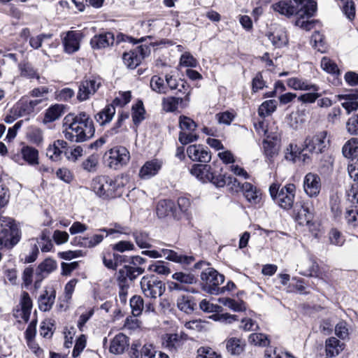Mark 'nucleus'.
Masks as SVG:
<instances>
[{
    "label": "nucleus",
    "instance_id": "obj_1",
    "mask_svg": "<svg viewBox=\"0 0 358 358\" xmlns=\"http://www.w3.org/2000/svg\"><path fill=\"white\" fill-rule=\"evenodd\" d=\"M63 131L66 140L75 143L87 141L94 136L95 129L90 116L85 112L69 113L64 118Z\"/></svg>",
    "mask_w": 358,
    "mask_h": 358
},
{
    "label": "nucleus",
    "instance_id": "obj_2",
    "mask_svg": "<svg viewBox=\"0 0 358 358\" xmlns=\"http://www.w3.org/2000/svg\"><path fill=\"white\" fill-rule=\"evenodd\" d=\"M0 250H10L18 243L21 238V232L15 220L0 215Z\"/></svg>",
    "mask_w": 358,
    "mask_h": 358
},
{
    "label": "nucleus",
    "instance_id": "obj_3",
    "mask_svg": "<svg viewBox=\"0 0 358 358\" xmlns=\"http://www.w3.org/2000/svg\"><path fill=\"white\" fill-rule=\"evenodd\" d=\"M120 184L107 176H98L91 182L92 190L99 196L103 199L114 198L120 195L118 188Z\"/></svg>",
    "mask_w": 358,
    "mask_h": 358
},
{
    "label": "nucleus",
    "instance_id": "obj_4",
    "mask_svg": "<svg viewBox=\"0 0 358 358\" xmlns=\"http://www.w3.org/2000/svg\"><path fill=\"white\" fill-rule=\"evenodd\" d=\"M190 173L202 182H210L217 187H222L227 184L226 175H217L210 164H195L190 169Z\"/></svg>",
    "mask_w": 358,
    "mask_h": 358
},
{
    "label": "nucleus",
    "instance_id": "obj_5",
    "mask_svg": "<svg viewBox=\"0 0 358 358\" xmlns=\"http://www.w3.org/2000/svg\"><path fill=\"white\" fill-rule=\"evenodd\" d=\"M140 285L144 296L153 299L160 297L166 290L165 283L155 275H144Z\"/></svg>",
    "mask_w": 358,
    "mask_h": 358
},
{
    "label": "nucleus",
    "instance_id": "obj_6",
    "mask_svg": "<svg viewBox=\"0 0 358 358\" xmlns=\"http://www.w3.org/2000/svg\"><path fill=\"white\" fill-rule=\"evenodd\" d=\"M150 52L151 50L146 44H141L129 52L124 51L122 55V59L127 69L134 70L150 56Z\"/></svg>",
    "mask_w": 358,
    "mask_h": 358
},
{
    "label": "nucleus",
    "instance_id": "obj_7",
    "mask_svg": "<svg viewBox=\"0 0 358 358\" xmlns=\"http://www.w3.org/2000/svg\"><path fill=\"white\" fill-rule=\"evenodd\" d=\"M203 289L210 294L217 295L221 290L219 286L224 280L223 275L213 268H206L201 274Z\"/></svg>",
    "mask_w": 358,
    "mask_h": 358
},
{
    "label": "nucleus",
    "instance_id": "obj_8",
    "mask_svg": "<svg viewBox=\"0 0 358 358\" xmlns=\"http://www.w3.org/2000/svg\"><path fill=\"white\" fill-rule=\"evenodd\" d=\"M146 262V259L141 256L136 255L129 257L128 265H124L118 271L120 279L125 282V278H129V281H134L138 276L145 272L142 265Z\"/></svg>",
    "mask_w": 358,
    "mask_h": 358
},
{
    "label": "nucleus",
    "instance_id": "obj_9",
    "mask_svg": "<svg viewBox=\"0 0 358 358\" xmlns=\"http://www.w3.org/2000/svg\"><path fill=\"white\" fill-rule=\"evenodd\" d=\"M64 52L68 55H73L78 52L85 34L80 30H69L60 34Z\"/></svg>",
    "mask_w": 358,
    "mask_h": 358
},
{
    "label": "nucleus",
    "instance_id": "obj_10",
    "mask_svg": "<svg viewBox=\"0 0 358 358\" xmlns=\"http://www.w3.org/2000/svg\"><path fill=\"white\" fill-rule=\"evenodd\" d=\"M301 4H303L301 0H279L273 3L271 7L273 11L290 18L301 13H302V15H304Z\"/></svg>",
    "mask_w": 358,
    "mask_h": 358
},
{
    "label": "nucleus",
    "instance_id": "obj_11",
    "mask_svg": "<svg viewBox=\"0 0 358 358\" xmlns=\"http://www.w3.org/2000/svg\"><path fill=\"white\" fill-rule=\"evenodd\" d=\"M115 40V35L113 31L102 28L91 38L90 45L92 50H99L113 46Z\"/></svg>",
    "mask_w": 358,
    "mask_h": 358
},
{
    "label": "nucleus",
    "instance_id": "obj_12",
    "mask_svg": "<svg viewBox=\"0 0 358 358\" xmlns=\"http://www.w3.org/2000/svg\"><path fill=\"white\" fill-rule=\"evenodd\" d=\"M130 159L128 150L123 146H116L108 152V166L111 169H118L126 165Z\"/></svg>",
    "mask_w": 358,
    "mask_h": 358
},
{
    "label": "nucleus",
    "instance_id": "obj_13",
    "mask_svg": "<svg viewBox=\"0 0 358 358\" xmlns=\"http://www.w3.org/2000/svg\"><path fill=\"white\" fill-rule=\"evenodd\" d=\"M326 138L327 132L324 131H321L314 136L307 137L304 141L303 146H304V149H307V151L310 153H322L327 145L328 141H326Z\"/></svg>",
    "mask_w": 358,
    "mask_h": 358
},
{
    "label": "nucleus",
    "instance_id": "obj_14",
    "mask_svg": "<svg viewBox=\"0 0 358 358\" xmlns=\"http://www.w3.org/2000/svg\"><path fill=\"white\" fill-rule=\"evenodd\" d=\"M296 187L289 183L281 188L276 199L278 205L283 209H290L293 206Z\"/></svg>",
    "mask_w": 358,
    "mask_h": 358
},
{
    "label": "nucleus",
    "instance_id": "obj_15",
    "mask_svg": "<svg viewBox=\"0 0 358 358\" xmlns=\"http://www.w3.org/2000/svg\"><path fill=\"white\" fill-rule=\"evenodd\" d=\"M187 154L194 162L208 163L211 160V152L207 147L201 144L191 145L187 147Z\"/></svg>",
    "mask_w": 358,
    "mask_h": 358
},
{
    "label": "nucleus",
    "instance_id": "obj_16",
    "mask_svg": "<svg viewBox=\"0 0 358 358\" xmlns=\"http://www.w3.org/2000/svg\"><path fill=\"white\" fill-rule=\"evenodd\" d=\"M57 268V262L52 259H45L36 268L34 287L38 289L43 280Z\"/></svg>",
    "mask_w": 358,
    "mask_h": 358
},
{
    "label": "nucleus",
    "instance_id": "obj_17",
    "mask_svg": "<svg viewBox=\"0 0 358 358\" xmlns=\"http://www.w3.org/2000/svg\"><path fill=\"white\" fill-rule=\"evenodd\" d=\"M321 189V180L318 175L313 173H307L303 179V190L310 197L317 196Z\"/></svg>",
    "mask_w": 358,
    "mask_h": 358
},
{
    "label": "nucleus",
    "instance_id": "obj_18",
    "mask_svg": "<svg viewBox=\"0 0 358 358\" xmlns=\"http://www.w3.org/2000/svg\"><path fill=\"white\" fill-rule=\"evenodd\" d=\"M12 159L17 163L23 159L29 165L34 166L38 164V151L33 147L24 145L20 149V155H14Z\"/></svg>",
    "mask_w": 358,
    "mask_h": 358
},
{
    "label": "nucleus",
    "instance_id": "obj_19",
    "mask_svg": "<svg viewBox=\"0 0 358 358\" xmlns=\"http://www.w3.org/2000/svg\"><path fill=\"white\" fill-rule=\"evenodd\" d=\"M156 213L159 218H164L169 215H172L176 219L179 218L176 212V205L170 199L159 201L156 206Z\"/></svg>",
    "mask_w": 358,
    "mask_h": 358
},
{
    "label": "nucleus",
    "instance_id": "obj_20",
    "mask_svg": "<svg viewBox=\"0 0 358 358\" xmlns=\"http://www.w3.org/2000/svg\"><path fill=\"white\" fill-rule=\"evenodd\" d=\"M55 298L56 291L52 287L46 289L38 297V308L41 311H49L55 303Z\"/></svg>",
    "mask_w": 358,
    "mask_h": 358
},
{
    "label": "nucleus",
    "instance_id": "obj_21",
    "mask_svg": "<svg viewBox=\"0 0 358 358\" xmlns=\"http://www.w3.org/2000/svg\"><path fill=\"white\" fill-rule=\"evenodd\" d=\"M162 162L158 159H152L146 162L139 171V176L142 179H149L155 176L161 169Z\"/></svg>",
    "mask_w": 358,
    "mask_h": 358
},
{
    "label": "nucleus",
    "instance_id": "obj_22",
    "mask_svg": "<svg viewBox=\"0 0 358 358\" xmlns=\"http://www.w3.org/2000/svg\"><path fill=\"white\" fill-rule=\"evenodd\" d=\"M103 78L96 73L85 75L78 85V90H99L102 85Z\"/></svg>",
    "mask_w": 358,
    "mask_h": 358
},
{
    "label": "nucleus",
    "instance_id": "obj_23",
    "mask_svg": "<svg viewBox=\"0 0 358 358\" xmlns=\"http://www.w3.org/2000/svg\"><path fill=\"white\" fill-rule=\"evenodd\" d=\"M128 345V337L124 334L120 333L111 341L109 351L115 355H120L124 352Z\"/></svg>",
    "mask_w": 358,
    "mask_h": 358
},
{
    "label": "nucleus",
    "instance_id": "obj_24",
    "mask_svg": "<svg viewBox=\"0 0 358 358\" xmlns=\"http://www.w3.org/2000/svg\"><path fill=\"white\" fill-rule=\"evenodd\" d=\"M67 143L64 140H57L50 145L47 150V156L52 160H58L64 153L66 156L67 152Z\"/></svg>",
    "mask_w": 358,
    "mask_h": 358
},
{
    "label": "nucleus",
    "instance_id": "obj_25",
    "mask_svg": "<svg viewBox=\"0 0 358 358\" xmlns=\"http://www.w3.org/2000/svg\"><path fill=\"white\" fill-rule=\"evenodd\" d=\"M115 112V108L108 104L94 115V119L100 126L103 127L111 122Z\"/></svg>",
    "mask_w": 358,
    "mask_h": 358
},
{
    "label": "nucleus",
    "instance_id": "obj_26",
    "mask_svg": "<svg viewBox=\"0 0 358 358\" xmlns=\"http://www.w3.org/2000/svg\"><path fill=\"white\" fill-rule=\"evenodd\" d=\"M344 343L335 337H330L325 341V354L327 358L338 356L344 349Z\"/></svg>",
    "mask_w": 358,
    "mask_h": 358
},
{
    "label": "nucleus",
    "instance_id": "obj_27",
    "mask_svg": "<svg viewBox=\"0 0 358 358\" xmlns=\"http://www.w3.org/2000/svg\"><path fill=\"white\" fill-rule=\"evenodd\" d=\"M162 257H164L166 259L184 265H189L195 260L193 256L179 255L176 252L169 249H162Z\"/></svg>",
    "mask_w": 358,
    "mask_h": 358
},
{
    "label": "nucleus",
    "instance_id": "obj_28",
    "mask_svg": "<svg viewBox=\"0 0 358 358\" xmlns=\"http://www.w3.org/2000/svg\"><path fill=\"white\" fill-rule=\"evenodd\" d=\"M248 203L255 208L262 207L264 203L262 191L250 183H248Z\"/></svg>",
    "mask_w": 358,
    "mask_h": 358
},
{
    "label": "nucleus",
    "instance_id": "obj_29",
    "mask_svg": "<svg viewBox=\"0 0 358 358\" xmlns=\"http://www.w3.org/2000/svg\"><path fill=\"white\" fill-rule=\"evenodd\" d=\"M199 66V63L198 60L192 55V54L189 51H185L180 55L176 69L178 71H180L181 68L182 67L190 69L196 68Z\"/></svg>",
    "mask_w": 358,
    "mask_h": 358
},
{
    "label": "nucleus",
    "instance_id": "obj_30",
    "mask_svg": "<svg viewBox=\"0 0 358 358\" xmlns=\"http://www.w3.org/2000/svg\"><path fill=\"white\" fill-rule=\"evenodd\" d=\"M353 94L338 95L340 101H343L341 105L350 113L358 108V91Z\"/></svg>",
    "mask_w": 358,
    "mask_h": 358
},
{
    "label": "nucleus",
    "instance_id": "obj_31",
    "mask_svg": "<svg viewBox=\"0 0 358 358\" xmlns=\"http://www.w3.org/2000/svg\"><path fill=\"white\" fill-rule=\"evenodd\" d=\"M17 67L21 76L29 79L40 78L38 70L34 69L29 62L23 60L18 64Z\"/></svg>",
    "mask_w": 358,
    "mask_h": 358
},
{
    "label": "nucleus",
    "instance_id": "obj_32",
    "mask_svg": "<svg viewBox=\"0 0 358 358\" xmlns=\"http://www.w3.org/2000/svg\"><path fill=\"white\" fill-rule=\"evenodd\" d=\"M21 305V313L20 315L22 319L25 322H28L29 320L31 311L32 309V300L31 299L29 294L27 292H23L20 300Z\"/></svg>",
    "mask_w": 358,
    "mask_h": 358
},
{
    "label": "nucleus",
    "instance_id": "obj_33",
    "mask_svg": "<svg viewBox=\"0 0 358 358\" xmlns=\"http://www.w3.org/2000/svg\"><path fill=\"white\" fill-rule=\"evenodd\" d=\"M132 236L136 245L141 249L150 248L152 238L148 232L143 230H134L132 232Z\"/></svg>",
    "mask_w": 358,
    "mask_h": 358
},
{
    "label": "nucleus",
    "instance_id": "obj_34",
    "mask_svg": "<svg viewBox=\"0 0 358 358\" xmlns=\"http://www.w3.org/2000/svg\"><path fill=\"white\" fill-rule=\"evenodd\" d=\"M65 106L63 104H55L50 106L45 112L43 122H52L58 120L64 113Z\"/></svg>",
    "mask_w": 358,
    "mask_h": 358
},
{
    "label": "nucleus",
    "instance_id": "obj_35",
    "mask_svg": "<svg viewBox=\"0 0 358 358\" xmlns=\"http://www.w3.org/2000/svg\"><path fill=\"white\" fill-rule=\"evenodd\" d=\"M178 334H166L163 337L162 345L169 351H176L181 347L182 342L178 338Z\"/></svg>",
    "mask_w": 358,
    "mask_h": 358
},
{
    "label": "nucleus",
    "instance_id": "obj_36",
    "mask_svg": "<svg viewBox=\"0 0 358 358\" xmlns=\"http://www.w3.org/2000/svg\"><path fill=\"white\" fill-rule=\"evenodd\" d=\"M245 346V341L236 338H229L226 343L227 351L232 355H240L243 352Z\"/></svg>",
    "mask_w": 358,
    "mask_h": 358
},
{
    "label": "nucleus",
    "instance_id": "obj_37",
    "mask_svg": "<svg viewBox=\"0 0 358 358\" xmlns=\"http://www.w3.org/2000/svg\"><path fill=\"white\" fill-rule=\"evenodd\" d=\"M310 43L313 48L321 53L327 51V45L325 42V36L319 31H315L310 37Z\"/></svg>",
    "mask_w": 358,
    "mask_h": 358
},
{
    "label": "nucleus",
    "instance_id": "obj_38",
    "mask_svg": "<svg viewBox=\"0 0 358 358\" xmlns=\"http://www.w3.org/2000/svg\"><path fill=\"white\" fill-rule=\"evenodd\" d=\"M287 85L292 90H318L315 85L309 84L306 80L299 78H288Z\"/></svg>",
    "mask_w": 358,
    "mask_h": 358
},
{
    "label": "nucleus",
    "instance_id": "obj_39",
    "mask_svg": "<svg viewBox=\"0 0 358 358\" xmlns=\"http://www.w3.org/2000/svg\"><path fill=\"white\" fill-rule=\"evenodd\" d=\"M267 36L272 45L276 48H281L288 43V38L285 32H270Z\"/></svg>",
    "mask_w": 358,
    "mask_h": 358
},
{
    "label": "nucleus",
    "instance_id": "obj_40",
    "mask_svg": "<svg viewBox=\"0 0 358 358\" xmlns=\"http://www.w3.org/2000/svg\"><path fill=\"white\" fill-rule=\"evenodd\" d=\"M343 154L346 158H353L358 155V138H352L343 147Z\"/></svg>",
    "mask_w": 358,
    "mask_h": 358
},
{
    "label": "nucleus",
    "instance_id": "obj_41",
    "mask_svg": "<svg viewBox=\"0 0 358 358\" xmlns=\"http://www.w3.org/2000/svg\"><path fill=\"white\" fill-rule=\"evenodd\" d=\"M132 120L134 124L138 127L140 123L145 120V110L141 101H138L131 108Z\"/></svg>",
    "mask_w": 358,
    "mask_h": 358
},
{
    "label": "nucleus",
    "instance_id": "obj_42",
    "mask_svg": "<svg viewBox=\"0 0 358 358\" xmlns=\"http://www.w3.org/2000/svg\"><path fill=\"white\" fill-rule=\"evenodd\" d=\"M321 67L327 73L331 74L334 76H336L334 79H336L338 81L337 76L341 74V71L337 64L334 61L327 57H324L321 60Z\"/></svg>",
    "mask_w": 358,
    "mask_h": 358
},
{
    "label": "nucleus",
    "instance_id": "obj_43",
    "mask_svg": "<svg viewBox=\"0 0 358 358\" xmlns=\"http://www.w3.org/2000/svg\"><path fill=\"white\" fill-rule=\"evenodd\" d=\"M178 308L186 313H191L194 309L195 303L189 296H181L177 300Z\"/></svg>",
    "mask_w": 358,
    "mask_h": 358
},
{
    "label": "nucleus",
    "instance_id": "obj_44",
    "mask_svg": "<svg viewBox=\"0 0 358 358\" xmlns=\"http://www.w3.org/2000/svg\"><path fill=\"white\" fill-rule=\"evenodd\" d=\"M298 17L294 22V25L300 27L301 29L308 31L315 26L317 22L316 20H309L306 15H302V13H299Z\"/></svg>",
    "mask_w": 358,
    "mask_h": 358
},
{
    "label": "nucleus",
    "instance_id": "obj_45",
    "mask_svg": "<svg viewBox=\"0 0 358 358\" xmlns=\"http://www.w3.org/2000/svg\"><path fill=\"white\" fill-rule=\"evenodd\" d=\"M277 106V101L274 99L266 101L259 107L258 113L260 117H266L273 113Z\"/></svg>",
    "mask_w": 358,
    "mask_h": 358
},
{
    "label": "nucleus",
    "instance_id": "obj_46",
    "mask_svg": "<svg viewBox=\"0 0 358 358\" xmlns=\"http://www.w3.org/2000/svg\"><path fill=\"white\" fill-rule=\"evenodd\" d=\"M182 102V99L174 96L164 98L162 100V108L166 112H174L177 110L178 104Z\"/></svg>",
    "mask_w": 358,
    "mask_h": 358
},
{
    "label": "nucleus",
    "instance_id": "obj_47",
    "mask_svg": "<svg viewBox=\"0 0 358 358\" xmlns=\"http://www.w3.org/2000/svg\"><path fill=\"white\" fill-rule=\"evenodd\" d=\"M15 110H17L18 116L29 115L34 111V108L29 104V98H22L17 103Z\"/></svg>",
    "mask_w": 358,
    "mask_h": 358
},
{
    "label": "nucleus",
    "instance_id": "obj_48",
    "mask_svg": "<svg viewBox=\"0 0 358 358\" xmlns=\"http://www.w3.org/2000/svg\"><path fill=\"white\" fill-rule=\"evenodd\" d=\"M130 306L134 316L140 315L144 309L143 298L138 295L132 296L130 299Z\"/></svg>",
    "mask_w": 358,
    "mask_h": 358
},
{
    "label": "nucleus",
    "instance_id": "obj_49",
    "mask_svg": "<svg viewBox=\"0 0 358 358\" xmlns=\"http://www.w3.org/2000/svg\"><path fill=\"white\" fill-rule=\"evenodd\" d=\"M210 318L214 321L220 322L224 324H231L234 321L238 320V316L229 313H220L217 312L210 316Z\"/></svg>",
    "mask_w": 358,
    "mask_h": 358
},
{
    "label": "nucleus",
    "instance_id": "obj_50",
    "mask_svg": "<svg viewBox=\"0 0 358 358\" xmlns=\"http://www.w3.org/2000/svg\"><path fill=\"white\" fill-rule=\"evenodd\" d=\"M129 117V114L128 112L120 113L117 115V121L115 122L114 125L110 128V129L108 131V133L113 136L120 132L124 121Z\"/></svg>",
    "mask_w": 358,
    "mask_h": 358
},
{
    "label": "nucleus",
    "instance_id": "obj_51",
    "mask_svg": "<svg viewBox=\"0 0 358 358\" xmlns=\"http://www.w3.org/2000/svg\"><path fill=\"white\" fill-rule=\"evenodd\" d=\"M168 263L163 261H157L148 267V271L157 273L159 275H167L171 273Z\"/></svg>",
    "mask_w": 358,
    "mask_h": 358
},
{
    "label": "nucleus",
    "instance_id": "obj_52",
    "mask_svg": "<svg viewBox=\"0 0 358 358\" xmlns=\"http://www.w3.org/2000/svg\"><path fill=\"white\" fill-rule=\"evenodd\" d=\"M99 164V157L96 155H91L82 163L83 169L87 172H95Z\"/></svg>",
    "mask_w": 358,
    "mask_h": 358
},
{
    "label": "nucleus",
    "instance_id": "obj_53",
    "mask_svg": "<svg viewBox=\"0 0 358 358\" xmlns=\"http://www.w3.org/2000/svg\"><path fill=\"white\" fill-rule=\"evenodd\" d=\"M343 15L350 20L352 21L355 17L356 6L353 0H346L342 6Z\"/></svg>",
    "mask_w": 358,
    "mask_h": 358
},
{
    "label": "nucleus",
    "instance_id": "obj_54",
    "mask_svg": "<svg viewBox=\"0 0 358 358\" xmlns=\"http://www.w3.org/2000/svg\"><path fill=\"white\" fill-rule=\"evenodd\" d=\"M301 1L303 15L308 18L313 17L317 12V2L315 0H301Z\"/></svg>",
    "mask_w": 358,
    "mask_h": 358
},
{
    "label": "nucleus",
    "instance_id": "obj_55",
    "mask_svg": "<svg viewBox=\"0 0 358 358\" xmlns=\"http://www.w3.org/2000/svg\"><path fill=\"white\" fill-rule=\"evenodd\" d=\"M264 140H270V141L280 143L281 139V132L278 129V127L272 123L270 124L268 131H266V134H265Z\"/></svg>",
    "mask_w": 358,
    "mask_h": 358
},
{
    "label": "nucleus",
    "instance_id": "obj_56",
    "mask_svg": "<svg viewBox=\"0 0 358 358\" xmlns=\"http://www.w3.org/2000/svg\"><path fill=\"white\" fill-rule=\"evenodd\" d=\"M248 341L251 344L261 347H265L269 343L267 336L263 334H252L249 336Z\"/></svg>",
    "mask_w": 358,
    "mask_h": 358
},
{
    "label": "nucleus",
    "instance_id": "obj_57",
    "mask_svg": "<svg viewBox=\"0 0 358 358\" xmlns=\"http://www.w3.org/2000/svg\"><path fill=\"white\" fill-rule=\"evenodd\" d=\"M253 125L255 131L260 136H264L266 134V131H268L270 126L268 122L265 120V117L260 116L259 118L254 121Z\"/></svg>",
    "mask_w": 358,
    "mask_h": 358
},
{
    "label": "nucleus",
    "instance_id": "obj_58",
    "mask_svg": "<svg viewBox=\"0 0 358 358\" xmlns=\"http://www.w3.org/2000/svg\"><path fill=\"white\" fill-rule=\"evenodd\" d=\"M219 302L235 311H241L245 309V303L243 301L238 303L234 299L230 298H220L219 299Z\"/></svg>",
    "mask_w": 358,
    "mask_h": 358
},
{
    "label": "nucleus",
    "instance_id": "obj_59",
    "mask_svg": "<svg viewBox=\"0 0 358 358\" xmlns=\"http://www.w3.org/2000/svg\"><path fill=\"white\" fill-rule=\"evenodd\" d=\"M299 154H301V149L297 146V145L290 143L286 149L285 158L287 160L296 162Z\"/></svg>",
    "mask_w": 358,
    "mask_h": 358
},
{
    "label": "nucleus",
    "instance_id": "obj_60",
    "mask_svg": "<svg viewBox=\"0 0 358 358\" xmlns=\"http://www.w3.org/2000/svg\"><path fill=\"white\" fill-rule=\"evenodd\" d=\"M280 143L270 141V140H264L263 146L265 154L269 157H273L277 155L279 149Z\"/></svg>",
    "mask_w": 358,
    "mask_h": 358
},
{
    "label": "nucleus",
    "instance_id": "obj_61",
    "mask_svg": "<svg viewBox=\"0 0 358 358\" xmlns=\"http://www.w3.org/2000/svg\"><path fill=\"white\" fill-rule=\"evenodd\" d=\"M131 96V91H124L120 94V96L115 97L108 105H113L115 108V106H124L130 101Z\"/></svg>",
    "mask_w": 358,
    "mask_h": 358
},
{
    "label": "nucleus",
    "instance_id": "obj_62",
    "mask_svg": "<svg viewBox=\"0 0 358 358\" xmlns=\"http://www.w3.org/2000/svg\"><path fill=\"white\" fill-rule=\"evenodd\" d=\"M335 334L341 339H345L348 338L349 329L348 324L345 321L339 322L335 327Z\"/></svg>",
    "mask_w": 358,
    "mask_h": 358
},
{
    "label": "nucleus",
    "instance_id": "obj_63",
    "mask_svg": "<svg viewBox=\"0 0 358 358\" xmlns=\"http://www.w3.org/2000/svg\"><path fill=\"white\" fill-rule=\"evenodd\" d=\"M112 249L115 251L124 252L126 251H132L135 250V245L130 241H120L112 245Z\"/></svg>",
    "mask_w": 358,
    "mask_h": 358
},
{
    "label": "nucleus",
    "instance_id": "obj_64",
    "mask_svg": "<svg viewBox=\"0 0 358 358\" xmlns=\"http://www.w3.org/2000/svg\"><path fill=\"white\" fill-rule=\"evenodd\" d=\"M197 358H222L215 351L209 348H200L197 350Z\"/></svg>",
    "mask_w": 358,
    "mask_h": 358
}]
</instances>
